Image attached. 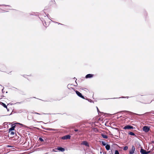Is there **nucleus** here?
<instances>
[{
  "label": "nucleus",
  "mask_w": 154,
  "mask_h": 154,
  "mask_svg": "<svg viewBox=\"0 0 154 154\" xmlns=\"http://www.w3.org/2000/svg\"><path fill=\"white\" fill-rule=\"evenodd\" d=\"M101 143L103 146L106 145V143H105V142L104 141H102Z\"/></svg>",
  "instance_id": "obj_17"
},
{
  "label": "nucleus",
  "mask_w": 154,
  "mask_h": 154,
  "mask_svg": "<svg viewBox=\"0 0 154 154\" xmlns=\"http://www.w3.org/2000/svg\"><path fill=\"white\" fill-rule=\"evenodd\" d=\"M97 111H98V108L97 107Z\"/></svg>",
  "instance_id": "obj_28"
},
{
  "label": "nucleus",
  "mask_w": 154,
  "mask_h": 154,
  "mask_svg": "<svg viewBox=\"0 0 154 154\" xmlns=\"http://www.w3.org/2000/svg\"><path fill=\"white\" fill-rule=\"evenodd\" d=\"M0 85L1 86V85Z\"/></svg>",
  "instance_id": "obj_34"
},
{
  "label": "nucleus",
  "mask_w": 154,
  "mask_h": 154,
  "mask_svg": "<svg viewBox=\"0 0 154 154\" xmlns=\"http://www.w3.org/2000/svg\"><path fill=\"white\" fill-rule=\"evenodd\" d=\"M39 140L40 141H42V142H43V141H44V140H43V139H42V138H41V137H40V138H39Z\"/></svg>",
  "instance_id": "obj_20"
},
{
  "label": "nucleus",
  "mask_w": 154,
  "mask_h": 154,
  "mask_svg": "<svg viewBox=\"0 0 154 154\" xmlns=\"http://www.w3.org/2000/svg\"><path fill=\"white\" fill-rule=\"evenodd\" d=\"M128 97H122V98H128Z\"/></svg>",
  "instance_id": "obj_23"
},
{
  "label": "nucleus",
  "mask_w": 154,
  "mask_h": 154,
  "mask_svg": "<svg viewBox=\"0 0 154 154\" xmlns=\"http://www.w3.org/2000/svg\"><path fill=\"white\" fill-rule=\"evenodd\" d=\"M135 150V148L134 146H133L132 147V149L130 150L129 151V154H133L134 153V151Z\"/></svg>",
  "instance_id": "obj_7"
},
{
  "label": "nucleus",
  "mask_w": 154,
  "mask_h": 154,
  "mask_svg": "<svg viewBox=\"0 0 154 154\" xmlns=\"http://www.w3.org/2000/svg\"><path fill=\"white\" fill-rule=\"evenodd\" d=\"M18 124H20V125H22V124H20V123H18Z\"/></svg>",
  "instance_id": "obj_29"
},
{
  "label": "nucleus",
  "mask_w": 154,
  "mask_h": 154,
  "mask_svg": "<svg viewBox=\"0 0 154 154\" xmlns=\"http://www.w3.org/2000/svg\"><path fill=\"white\" fill-rule=\"evenodd\" d=\"M140 152L142 154H147L149 153V152L142 149H141Z\"/></svg>",
  "instance_id": "obj_6"
},
{
  "label": "nucleus",
  "mask_w": 154,
  "mask_h": 154,
  "mask_svg": "<svg viewBox=\"0 0 154 154\" xmlns=\"http://www.w3.org/2000/svg\"><path fill=\"white\" fill-rule=\"evenodd\" d=\"M105 148L106 149L108 150H109L110 149V146L109 145L107 144L106 145Z\"/></svg>",
  "instance_id": "obj_12"
},
{
  "label": "nucleus",
  "mask_w": 154,
  "mask_h": 154,
  "mask_svg": "<svg viewBox=\"0 0 154 154\" xmlns=\"http://www.w3.org/2000/svg\"><path fill=\"white\" fill-rule=\"evenodd\" d=\"M15 126H16L15 125H14V126H13V125L12 126L11 128H10L9 129V132H10V131H13L14 130V128H15Z\"/></svg>",
  "instance_id": "obj_10"
},
{
  "label": "nucleus",
  "mask_w": 154,
  "mask_h": 154,
  "mask_svg": "<svg viewBox=\"0 0 154 154\" xmlns=\"http://www.w3.org/2000/svg\"><path fill=\"white\" fill-rule=\"evenodd\" d=\"M2 87L3 88V89H2V93H4L5 92V91H4V87Z\"/></svg>",
  "instance_id": "obj_21"
},
{
  "label": "nucleus",
  "mask_w": 154,
  "mask_h": 154,
  "mask_svg": "<svg viewBox=\"0 0 154 154\" xmlns=\"http://www.w3.org/2000/svg\"><path fill=\"white\" fill-rule=\"evenodd\" d=\"M134 127L131 126L129 125H128L125 126L124 128H123V129L124 130L129 129H133Z\"/></svg>",
  "instance_id": "obj_2"
},
{
  "label": "nucleus",
  "mask_w": 154,
  "mask_h": 154,
  "mask_svg": "<svg viewBox=\"0 0 154 154\" xmlns=\"http://www.w3.org/2000/svg\"><path fill=\"white\" fill-rule=\"evenodd\" d=\"M81 145H84L87 147L89 146V145L88 143L86 141H82L81 143Z\"/></svg>",
  "instance_id": "obj_5"
},
{
  "label": "nucleus",
  "mask_w": 154,
  "mask_h": 154,
  "mask_svg": "<svg viewBox=\"0 0 154 154\" xmlns=\"http://www.w3.org/2000/svg\"><path fill=\"white\" fill-rule=\"evenodd\" d=\"M76 94H77V95L79 96V97L83 99H85L84 97L82 95V94L80 93L79 92L76 91H75Z\"/></svg>",
  "instance_id": "obj_1"
},
{
  "label": "nucleus",
  "mask_w": 154,
  "mask_h": 154,
  "mask_svg": "<svg viewBox=\"0 0 154 154\" xmlns=\"http://www.w3.org/2000/svg\"><path fill=\"white\" fill-rule=\"evenodd\" d=\"M34 113L35 114H36L40 115V113H39L36 112H35Z\"/></svg>",
  "instance_id": "obj_22"
},
{
  "label": "nucleus",
  "mask_w": 154,
  "mask_h": 154,
  "mask_svg": "<svg viewBox=\"0 0 154 154\" xmlns=\"http://www.w3.org/2000/svg\"><path fill=\"white\" fill-rule=\"evenodd\" d=\"M143 130L145 132H148L149 130V128L147 126H145L143 128Z\"/></svg>",
  "instance_id": "obj_3"
},
{
  "label": "nucleus",
  "mask_w": 154,
  "mask_h": 154,
  "mask_svg": "<svg viewBox=\"0 0 154 154\" xmlns=\"http://www.w3.org/2000/svg\"><path fill=\"white\" fill-rule=\"evenodd\" d=\"M101 135L103 137V138L107 139L108 138V136L105 134H102Z\"/></svg>",
  "instance_id": "obj_11"
},
{
  "label": "nucleus",
  "mask_w": 154,
  "mask_h": 154,
  "mask_svg": "<svg viewBox=\"0 0 154 154\" xmlns=\"http://www.w3.org/2000/svg\"><path fill=\"white\" fill-rule=\"evenodd\" d=\"M72 85V84H69L68 85H67V88H69V89H70V88H71V86Z\"/></svg>",
  "instance_id": "obj_16"
},
{
  "label": "nucleus",
  "mask_w": 154,
  "mask_h": 154,
  "mask_svg": "<svg viewBox=\"0 0 154 154\" xmlns=\"http://www.w3.org/2000/svg\"><path fill=\"white\" fill-rule=\"evenodd\" d=\"M2 105L4 107H5V108H6L7 109V106L5 103H2Z\"/></svg>",
  "instance_id": "obj_14"
},
{
  "label": "nucleus",
  "mask_w": 154,
  "mask_h": 154,
  "mask_svg": "<svg viewBox=\"0 0 154 154\" xmlns=\"http://www.w3.org/2000/svg\"><path fill=\"white\" fill-rule=\"evenodd\" d=\"M24 75V76H25V75ZM24 77H25V76H24Z\"/></svg>",
  "instance_id": "obj_30"
},
{
  "label": "nucleus",
  "mask_w": 154,
  "mask_h": 154,
  "mask_svg": "<svg viewBox=\"0 0 154 154\" xmlns=\"http://www.w3.org/2000/svg\"><path fill=\"white\" fill-rule=\"evenodd\" d=\"M128 147L127 146H125L123 148V150H126L128 149Z\"/></svg>",
  "instance_id": "obj_15"
},
{
  "label": "nucleus",
  "mask_w": 154,
  "mask_h": 154,
  "mask_svg": "<svg viewBox=\"0 0 154 154\" xmlns=\"http://www.w3.org/2000/svg\"><path fill=\"white\" fill-rule=\"evenodd\" d=\"M116 98H113V99H115Z\"/></svg>",
  "instance_id": "obj_31"
},
{
  "label": "nucleus",
  "mask_w": 154,
  "mask_h": 154,
  "mask_svg": "<svg viewBox=\"0 0 154 154\" xmlns=\"http://www.w3.org/2000/svg\"><path fill=\"white\" fill-rule=\"evenodd\" d=\"M128 134L129 135H133V136L135 135V134L134 133H133L132 132H130Z\"/></svg>",
  "instance_id": "obj_13"
},
{
  "label": "nucleus",
  "mask_w": 154,
  "mask_h": 154,
  "mask_svg": "<svg viewBox=\"0 0 154 154\" xmlns=\"http://www.w3.org/2000/svg\"><path fill=\"white\" fill-rule=\"evenodd\" d=\"M10 134L11 135H13L14 134V131H11L10 132Z\"/></svg>",
  "instance_id": "obj_18"
},
{
  "label": "nucleus",
  "mask_w": 154,
  "mask_h": 154,
  "mask_svg": "<svg viewBox=\"0 0 154 154\" xmlns=\"http://www.w3.org/2000/svg\"><path fill=\"white\" fill-rule=\"evenodd\" d=\"M115 154H119V152L118 150H116L115 151Z\"/></svg>",
  "instance_id": "obj_19"
},
{
  "label": "nucleus",
  "mask_w": 154,
  "mask_h": 154,
  "mask_svg": "<svg viewBox=\"0 0 154 154\" xmlns=\"http://www.w3.org/2000/svg\"><path fill=\"white\" fill-rule=\"evenodd\" d=\"M94 75L92 74H88L85 76L86 78H92L93 76Z\"/></svg>",
  "instance_id": "obj_8"
},
{
  "label": "nucleus",
  "mask_w": 154,
  "mask_h": 154,
  "mask_svg": "<svg viewBox=\"0 0 154 154\" xmlns=\"http://www.w3.org/2000/svg\"><path fill=\"white\" fill-rule=\"evenodd\" d=\"M70 137L71 136L69 135H67L62 137L61 138V139L63 140L69 139L70 138Z\"/></svg>",
  "instance_id": "obj_4"
},
{
  "label": "nucleus",
  "mask_w": 154,
  "mask_h": 154,
  "mask_svg": "<svg viewBox=\"0 0 154 154\" xmlns=\"http://www.w3.org/2000/svg\"><path fill=\"white\" fill-rule=\"evenodd\" d=\"M57 23L58 24H60V23Z\"/></svg>",
  "instance_id": "obj_26"
},
{
  "label": "nucleus",
  "mask_w": 154,
  "mask_h": 154,
  "mask_svg": "<svg viewBox=\"0 0 154 154\" xmlns=\"http://www.w3.org/2000/svg\"><path fill=\"white\" fill-rule=\"evenodd\" d=\"M88 100L90 101V102H91V100Z\"/></svg>",
  "instance_id": "obj_27"
},
{
  "label": "nucleus",
  "mask_w": 154,
  "mask_h": 154,
  "mask_svg": "<svg viewBox=\"0 0 154 154\" xmlns=\"http://www.w3.org/2000/svg\"><path fill=\"white\" fill-rule=\"evenodd\" d=\"M74 131H78V129H75L74 130Z\"/></svg>",
  "instance_id": "obj_24"
},
{
  "label": "nucleus",
  "mask_w": 154,
  "mask_h": 154,
  "mask_svg": "<svg viewBox=\"0 0 154 154\" xmlns=\"http://www.w3.org/2000/svg\"><path fill=\"white\" fill-rule=\"evenodd\" d=\"M8 7H9V6L8 5L7 6Z\"/></svg>",
  "instance_id": "obj_33"
},
{
  "label": "nucleus",
  "mask_w": 154,
  "mask_h": 154,
  "mask_svg": "<svg viewBox=\"0 0 154 154\" xmlns=\"http://www.w3.org/2000/svg\"><path fill=\"white\" fill-rule=\"evenodd\" d=\"M75 82H76V85H75V86H77V82H76V81H75Z\"/></svg>",
  "instance_id": "obj_25"
},
{
  "label": "nucleus",
  "mask_w": 154,
  "mask_h": 154,
  "mask_svg": "<svg viewBox=\"0 0 154 154\" xmlns=\"http://www.w3.org/2000/svg\"><path fill=\"white\" fill-rule=\"evenodd\" d=\"M57 149L61 152H63L65 151L64 149L61 147H58L57 148Z\"/></svg>",
  "instance_id": "obj_9"
},
{
  "label": "nucleus",
  "mask_w": 154,
  "mask_h": 154,
  "mask_svg": "<svg viewBox=\"0 0 154 154\" xmlns=\"http://www.w3.org/2000/svg\"><path fill=\"white\" fill-rule=\"evenodd\" d=\"M43 114H45V113H43Z\"/></svg>",
  "instance_id": "obj_32"
}]
</instances>
